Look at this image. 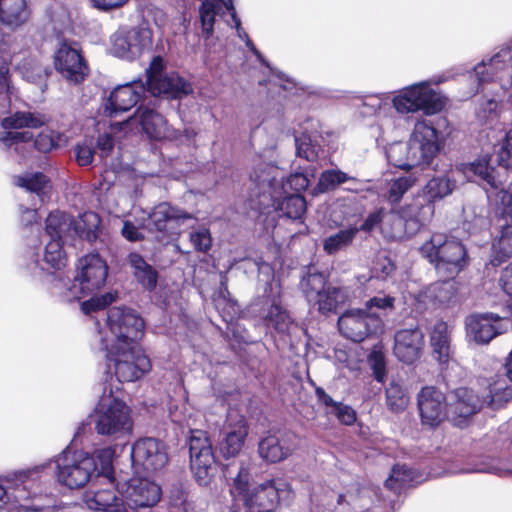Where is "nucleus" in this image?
<instances>
[{
	"mask_svg": "<svg viewBox=\"0 0 512 512\" xmlns=\"http://www.w3.org/2000/svg\"><path fill=\"white\" fill-rule=\"evenodd\" d=\"M373 376L378 382H383L386 376L385 356L381 351H373L369 356Z\"/></svg>",
	"mask_w": 512,
	"mask_h": 512,
	"instance_id": "obj_62",
	"label": "nucleus"
},
{
	"mask_svg": "<svg viewBox=\"0 0 512 512\" xmlns=\"http://www.w3.org/2000/svg\"><path fill=\"white\" fill-rule=\"evenodd\" d=\"M131 460L133 466L141 467L147 472H155L166 466L168 454L162 441L145 437L132 445Z\"/></svg>",
	"mask_w": 512,
	"mask_h": 512,
	"instance_id": "obj_15",
	"label": "nucleus"
},
{
	"mask_svg": "<svg viewBox=\"0 0 512 512\" xmlns=\"http://www.w3.org/2000/svg\"><path fill=\"white\" fill-rule=\"evenodd\" d=\"M160 497V486L147 478H131L128 480L123 494L125 508L128 511L129 509H147V512H150V510H154Z\"/></svg>",
	"mask_w": 512,
	"mask_h": 512,
	"instance_id": "obj_18",
	"label": "nucleus"
},
{
	"mask_svg": "<svg viewBox=\"0 0 512 512\" xmlns=\"http://www.w3.org/2000/svg\"><path fill=\"white\" fill-rule=\"evenodd\" d=\"M189 239L197 252L207 253L212 247V237L207 228L191 232Z\"/></svg>",
	"mask_w": 512,
	"mask_h": 512,
	"instance_id": "obj_57",
	"label": "nucleus"
},
{
	"mask_svg": "<svg viewBox=\"0 0 512 512\" xmlns=\"http://www.w3.org/2000/svg\"><path fill=\"white\" fill-rule=\"evenodd\" d=\"M222 472L225 478L233 479L231 494L243 502L247 512H273L278 506L280 495L274 479L250 488L251 472L244 461L226 464Z\"/></svg>",
	"mask_w": 512,
	"mask_h": 512,
	"instance_id": "obj_1",
	"label": "nucleus"
},
{
	"mask_svg": "<svg viewBox=\"0 0 512 512\" xmlns=\"http://www.w3.org/2000/svg\"><path fill=\"white\" fill-rule=\"evenodd\" d=\"M480 398L483 406L498 410L512 400V387L504 377L491 378Z\"/></svg>",
	"mask_w": 512,
	"mask_h": 512,
	"instance_id": "obj_26",
	"label": "nucleus"
},
{
	"mask_svg": "<svg viewBox=\"0 0 512 512\" xmlns=\"http://www.w3.org/2000/svg\"><path fill=\"white\" fill-rule=\"evenodd\" d=\"M219 297L218 307L221 310L223 320L227 323L234 321L239 316L241 309L238 302L231 298L227 284L224 281H221Z\"/></svg>",
	"mask_w": 512,
	"mask_h": 512,
	"instance_id": "obj_47",
	"label": "nucleus"
},
{
	"mask_svg": "<svg viewBox=\"0 0 512 512\" xmlns=\"http://www.w3.org/2000/svg\"><path fill=\"white\" fill-rule=\"evenodd\" d=\"M326 284V277L321 272H308L300 281L301 290L308 301L316 300L327 287Z\"/></svg>",
	"mask_w": 512,
	"mask_h": 512,
	"instance_id": "obj_44",
	"label": "nucleus"
},
{
	"mask_svg": "<svg viewBox=\"0 0 512 512\" xmlns=\"http://www.w3.org/2000/svg\"><path fill=\"white\" fill-rule=\"evenodd\" d=\"M45 263L54 270H61L66 266L67 257L63 249L62 239H51L45 246Z\"/></svg>",
	"mask_w": 512,
	"mask_h": 512,
	"instance_id": "obj_45",
	"label": "nucleus"
},
{
	"mask_svg": "<svg viewBox=\"0 0 512 512\" xmlns=\"http://www.w3.org/2000/svg\"><path fill=\"white\" fill-rule=\"evenodd\" d=\"M387 215V211L384 207H379L373 212L369 213L366 219L363 221V223L357 227L359 231L365 232V233H371L376 228L381 227L384 218Z\"/></svg>",
	"mask_w": 512,
	"mask_h": 512,
	"instance_id": "obj_60",
	"label": "nucleus"
},
{
	"mask_svg": "<svg viewBox=\"0 0 512 512\" xmlns=\"http://www.w3.org/2000/svg\"><path fill=\"white\" fill-rule=\"evenodd\" d=\"M222 3L223 0H203L200 5V22L205 39H209L213 35L215 18L222 9Z\"/></svg>",
	"mask_w": 512,
	"mask_h": 512,
	"instance_id": "obj_38",
	"label": "nucleus"
},
{
	"mask_svg": "<svg viewBox=\"0 0 512 512\" xmlns=\"http://www.w3.org/2000/svg\"><path fill=\"white\" fill-rule=\"evenodd\" d=\"M143 133L152 140L164 139L167 135V120L154 108L141 104L135 111Z\"/></svg>",
	"mask_w": 512,
	"mask_h": 512,
	"instance_id": "obj_24",
	"label": "nucleus"
},
{
	"mask_svg": "<svg viewBox=\"0 0 512 512\" xmlns=\"http://www.w3.org/2000/svg\"><path fill=\"white\" fill-rule=\"evenodd\" d=\"M112 455V449L104 448L98 450L94 457L96 462L98 461L100 463V468L97 467V471L95 472V478L107 481L111 487L113 486V482L116 481L112 465Z\"/></svg>",
	"mask_w": 512,
	"mask_h": 512,
	"instance_id": "obj_49",
	"label": "nucleus"
},
{
	"mask_svg": "<svg viewBox=\"0 0 512 512\" xmlns=\"http://www.w3.org/2000/svg\"><path fill=\"white\" fill-rule=\"evenodd\" d=\"M165 67L164 59L160 55L152 58L148 68L146 69L147 88H149L159 78L163 77L162 73L165 70Z\"/></svg>",
	"mask_w": 512,
	"mask_h": 512,
	"instance_id": "obj_61",
	"label": "nucleus"
},
{
	"mask_svg": "<svg viewBox=\"0 0 512 512\" xmlns=\"http://www.w3.org/2000/svg\"><path fill=\"white\" fill-rule=\"evenodd\" d=\"M386 405L395 414L402 413L408 406L409 396L399 383L390 382L385 391Z\"/></svg>",
	"mask_w": 512,
	"mask_h": 512,
	"instance_id": "obj_43",
	"label": "nucleus"
},
{
	"mask_svg": "<svg viewBox=\"0 0 512 512\" xmlns=\"http://www.w3.org/2000/svg\"><path fill=\"white\" fill-rule=\"evenodd\" d=\"M497 162L500 166L512 170V128L507 131L497 151Z\"/></svg>",
	"mask_w": 512,
	"mask_h": 512,
	"instance_id": "obj_56",
	"label": "nucleus"
},
{
	"mask_svg": "<svg viewBox=\"0 0 512 512\" xmlns=\"http://www.w3.org/2000/svg\"><path fill=\"white\" fill-rule=\"evenodd\" d=\"M338 327L344 337L360 343L367 337L381 332L383 321L377 315L359 311L357 313H345L340 316Z\"/></svg>",
	"mask_w": 512,
	"mask_h": 512,
	"instance_id": "obj_14",
	"label": "nucleus"
},
{
	"mask_svg": "<svg viewBox=\"0 0 512 512\" xmlns=\"http://www.w3.org/2000/svg\"><path fill=\"white\" fill-rule=\"evenodd\" d=\"M72 219L60 211L50 212L45 221V231L51 239H62V234L71 224Z\"/></svg>",
	"mask_w": 512,
	"mask_h": 512,
	"instance_id": "obj_50",
	"label": "nucleus"
},
{
	"mask_svg": "<svg viewBox=\"0 0 512 512\" xmlns=\"http://www.w3.org/2000/svg\"><path fill=\"white\" fill-rule=\"evenodd\" d=\"M106 324L114 336L110 345L135 346L145 333V322L132 308L113 306L107 310Z\"/></svg>",
	"mask_w": 512,
	"mask_h": 512,
	"instance_id": "obj_9",
	"label": "nucleus"
},
{
	"mask_svg": "<svg viewBox=\"0 0 512 512\" xmlns=\"http://www.w3.org/2000/svg\"><path fill=\"white\" fill-rule=\"evenodd\" d=\"M424 348V334L419 327L401 329L394 337V355L405 364L420 359Z\"/></svg>",
	"mask_w": 512,
	"mask_h": 512,
	"instance_id": "obj_20",
	"label": "nucleus"
},
{
	"mask_svg": "<svg viewBox=\"0 0 512 512\" xmlns=\"http://www.w3.org/2000/svg\"><path fill=\"white\" fill-rule=\"evenodd\" d=\"M396 213L406 222L411 221L424 226L433 218L435 205L423 193L419 192L410 202L400 206Z\"/></svg>",
	"mask_w": 512,
	"mask_h": 512,
	"instance_id": "obj_22",
	"label": "nucleus"
},
{
	"mask_svg": "<svg viewBox=\"0 0 512 512\" xmlns=\"http://www.w3.org/2000/svg\"><path fill=\"white\" fill-rule=\"evenodd\" d=\"M56 480L69 489L84 487L97 471L93 455L82 451L64 450L55 459Z\"/></svg>",
	"mask_w": 512,
	"mask_h": 512,
	"instance_id": "obj_3",
	"label": "nucleus"
},
{
	"mask_svg": "<svg viewBox=\"0 0 512 512\" xmlns=\"http://www.w3.org/2000/svg\"><path fill=\"white\" fill-rule=\"evenodd\" d=\"M74 153L79 166H88L93 162L95 149L92 144L83 142L75 146Z\"/></svg>",
	"mask_w": 512,
	"mask_h": 512,
	"instance_id": "obj_64",
	"label": "nucleus"
},
{
	"mask_svg": "<svg viewBox=\"0 0 512 512\" xmlns=\"http://www.w3.org/2000/svg\"><path fill=\"white\" fill-rule=\"evenodd\" d=\"M146 92L147 88L141 80L117 86L104 103V115L115 118L131 110L142 100Z\"/></svg>",
	"mask_w": 512,
	"mask_h": 512,
	"instance_id": "obj_17",
	"label": "nucleus"
},
{
	"mask_svg": "<svg viewBox=\"0 0 512 512\" xmlns=\"http://www.w3.org/2000/svg\"><path fill=\"white\" fill-rule=\"evenodd\" d=\"M454 401L449 403L450 422L457 427L467 425L469 419L483 406L479 395L467 387H458L453 391Z\"/></svg>",
	"mask_w": 512,
	"mask_h": 512,
	"instance_id": "obj_19",
	"label": "nucleus"
},
{
	"mask_svg": "<svg viewBox=\"0 0 512 512\" xmlns=\"http://www.w3.org/2000/svg\"><path fill=\"white\" fill-rule=\"evenodd\" d=\"M455 295L456 290L454 285L451 283V280H447L446 278L430 284L420 293L423 302L435 307L449 304Z\"/></svg>",
	"mask_w": 512,
	"mask_h": 512,
	"instance_id": "obj_32",
	"label": "nucleus"
},
{
	"mask_svg": "<svg viewBox=\"0 0 512 512\" xmlns=\"http://www.w3.org/2000/svg\"><path fill=\"white\" fill-rule=\"evenodd\" d=\"M412 471L405 465L396 464L392 467L389 478L385 481V486L391 490H399L404 484L412 480Z\"/></svg>",
	"mask_w": 512,
	"mask_h": 512,
	"instance_id": "obj_54",
	"label": "nucleus"
},
{
	"mask_svg": "<svg viewBox=\"0 0 512 512\" xmlns=\"http://www.w3.org/2000/svg\"><path fill=\"white\" fill-rule=\"evenodd\" d=\"M30 17L26 0H0V22L10 29L24 25Z\"/></svg>",
	"mask_w": 512,
	"mask_h": 512,
	"instance_id": "obj_30",
	"label": "nucleus"
},
{
	"mask_svg": "<svg viewBox=\"0 0 512 512\" xmlns=\"http://www.w3.org/2000/svg\"><path fill=\"white\" fill-rule=\"evenodd\" d=\"M189 492L184 483L177 481L171 485L169 490V504L167 512H189L191 503L188 501ZM150 512H158L150 510Z\"/></svg>",
	"mask_w": 512,
	"mask_h": 512,
	"instance_id": "obj_40",
	"label": "nucleus"
},
{
	"mask_svg": "<svg viewBox=\"0 0 512 512\" xmlns=\"http://www.w3.org/2000/svg\"><path fill=\"white\" fill-rule=\"evenodd\" d=\"M90 418L95 431L102 436L118 438L132 429L130 408L117 398L109 403L100 400Z\"/></svg>",
	"mask_w": 512,
	"mask_h": 512,
	"instance_id": "obj_7",
	"label": "nucleus"
},
{
	"mask_svg": "<svg viewBox=\"0 0 512 512\" xmlns=\"http://www.w3.org/2000/svg\"><path fill=\"white\" fill-rule=\"evenodd\" d=\"M128 38L127 30L116 34L112 43V50L117 57L132 61L136 59V56Z\"/></svg>",
	"mask_w": 512,
	"mask_h": 512,
	"instance_id": "obj_53",
	"label": "nucleus"
},
{
	"mask_svg": "<svg viewBox=\"0 0 512 512\" xmlns=\"http://www.w3.org/2000/svg\"><path fill=\"white\" fill-rule=\"evenodd\" d=\"M500 102L495 98L482 97L479 103L478 116L486 120H494L499 117Z\"/></svg>",
	"mask_w": 512,
	"mask_h": 512,
	"instance_id": "obj_59",
	"label": "nucleus"
},
{
	"mask_svg": "<svg viewBox=\"0 0 512 512\" xmlns=\"http://www.w3.org/2000/svg\"><path fill=\"white\" fill-rule=\"evenodd\" d=\"M392 102L401 114L422 111L425 115H435L444 109L446 98L427 82H420L403 88Z\"/></svg>",
	"mask_w": 512,
	"mask_h": 512,
	"instance_id": "obj_4",
	"label": "nucleus"
},
{
	"mask_svg": "<svg viewBox=\"0 0 512 512\" xmlns=\"http://www.w3.org/2000/svg\"><path fill=\"white\" fill-rule=\"evenodd\" d=\"M501 322L499 314L485 312L470 316L466 325L475 342L488 344L495 337L506 331Z\"/></svg>",
	"mask_w": 512,
	"mask_h": 512,
	"instance_id": "obj_21",
	"label": "nucleus"
},
{
	"mask_svg": "<svg viewBox=\"0 0 512 512\" xmlns=\"http://www.w3.org/2000/svg\"><path fill=\"white\" fill-rule=\"evenodd\" d=\"M416 136H421L419 139L420 155L413 165L429 166L440 150L437 142V130L433 126L423 123L416 126Z\"/></svg>",
	"mask_w": 512,
	"mask_h": 512,
	"instance_id": "obj_27",
	"label": "nucleus"
},
{
	"mask_svg": "<svg viewBox=\"0 0 512 512\" xmlns=\"http://www.w3.org/2000/svg\"><path fill=\"white\" fill-rule=\"evenodd\" d=\"M191 219L194 217L189 212L172 206L168 202H160L148 214L147 229L156 233L159 240L169 242L179 238L181 226Z\"/></svg>",
	"mask_w": 512,
	"mask_h": 512,
	"instance_id": "obj_12",
	"label": "nucleus"
},
{
	"mask_svg": "<svg viewBox=\"0 0 512 512\" xmlns=\"http://www.w3.org/2000/svg\"><path fill=\"white\" fill-rule=\"evenodd\" d=\"M107 359L113 362L114 374L121 383L135 382L143 378L152 369L150 358L136 346L107 347Z\"/></svg>",
	"mask_w": 512,
	"mask_h": 512,
	"instance_id": "obj_8",
	"label": "nucleus"
},
{
	"mask_svg": "<svg viewBox=\"0 0 512 512\" xmlns=\"http://www.w3.org/2000/svg\"><path fill=\"white\" fill-rule=\"evenodd\" d=\"M358 182V179L349 176L347 173L338 169H329L321 173L318 188L321 192H329L335 190L339 185L345 182Z\"/></svg>",
	"mask_w": 512,
	"mask_h": 512,
	"instance_id": "obj_46",
	"label": "nucleus"
},
{
	"mask_svg": "<svg viewBox=\"0 0 512 512\" xmlns=\"http://www.w3.org/2000/svg\"><path fill=\"white\" fill-rule=\"evenodd\" d=\"M430 345L433 358L440 364H447L451 357V337L448 324L438 320L430 332Z\"/></svg>",
	"mask_w": 512,
	"mask_h": 512,
	"instance_id": "obj_28",
	"label": "nucleus"
},
{
	"mask_svg": "<svg viewBox=\"0 0 512 512\" xmlns=\"http://www.w3.org/2000/svg\"><path fill=\"white\" fill-rule=\"evenodd\" d=\"M127 260L133 269V276L143 289L148 292L154 291L158 283V271L137 252L129 253Z\"/></svg>",
	"mask_w": 512,
	"mask_h": 512,
	"instance_id": "obj_31",
	"label": "nucleus"
},
{
	"mask_svg": "<svg viewBox=\"0 0 512 512\" xmlns=\"http://www.w3.org/2000/svg\"><path fill=\"white\" fill-rule=\"evenodd\" d=\"M318 311L321 314L328 315L336 313L338 305L343 302L342 290L339 287L328 285L323 292L316 298Z\"/></svg>",
	"mask_w": 512,
	"mask_h": 512,
	"instance_id": "obj_41",
	"label": "nucleus"
},
{
	"mask_svg": "<svg viewBox=\"0 0 512 512\" xmlns=\"http://www.w3.org/2000/svg\"><path fill=\"white\" fill-rule=\"evenodd\" d=\"M15 183L17 186L40 196L45 193L50 180L44 173L35 172L18 176Z\"/></svg>",
	"mask_w": 512,
	"mask_h": 512,
	"instance_id": "obj_48",
	"label": "nucleus"
},
{
	"mask_svg": "<svg viewBox=\"0 0 512 512\" xmlns=\"http://www.w3.org/2000/svg\"><path fill=\"white\" fill-rule=\"evenodd\" d=\"M60 134L52 129L41 131L34 139V147L41 153H48L58 147Z\"/></svg>",
	"mask_w": 512,
	"mask_h": 512,
	"instance_id": "obj_55",
	"label": "nucleus"
},
{
	"mask_svg": "<svg viewBox=\"0 0 512 512\" xmlns=\"http://www.w3.org/2000/svg\"><path fill=\"white\" fill-rule=\"evenodd\" d=\"M147 89L166 99H181L193 91L191 84L176 72L163 75Z\"/></svg>",
	"mask_w": 512,
	"mask_h": 512,
	"instance_id": "obj_23",
	"label": "nucleus"
},
{
	"mask_svg": "<svg viewBox=\"0 0 512 512\" xmlns=\"http://www.w3.org/2000/svg\"><path fill=\"white\" fill-rule=\"evenodd\" d=\"M134 54L137 57L151 50L153 45V30L147 22H143L127 30Z\"/></svg>",
	"mask_w": 512,
	"mask_h": 512,
	"instance_id": "obj_37",
	"label": "nucleus"
},
{
	"mask_svg": "<svg viewBox=\"0 0 512 512\" xmlns=\"http://www.w3.org/2000/svg\"><path fill=\"white\" fill-rule=\"evenodd\" d=\"M419 253L434 267L437 275L447 280L455 279L470 261L463 242L445 233H433L419 247Z\"/></svg>",
	"mask_w": 512,
	"mask_h": 512,
	"instance_id": "obj_2",
	"label": "nucleus"
},
{
	"mask_svg": "<svg viewBox=\"0 0 512 512\" xmlns=\"http://www.w3.org/2000/svg\"><path fill=\"white\" fill-rule=\"evenodd\" d=\"M264 321L267 327H273L279 334L288 333L292 323L289 312L281 305L280 299L275 297L264 317Z\"/></svg>",
	"mask_w": 512,
	"mask_h": 512,
	"instance_id": "obj_36",
	"label": "nucleus"
},
{
	"mask_svg": "<svg viewBox=\"0 0 512 512\" xmlns=\"http://www.w3.org/2000/svg\"><path fill=\"white\" fill-rule=\"evenodd\" d=\"M298 447V436L290 430L269 433L258 443L259 456L268 463H279L290 457Z\"/></svg>",
	"mask_w": 512,
	"mask_h": 512,
	"instance_id": "obj_16",
	"label": "nucleus"
},
{
	"mask_svg": "<svg viewBox=\"0 0 512 512\" xmlns=\"http://www.w3.org/2000/svg\"><path fill=\"white\" fill-rule=\"evenodd\" d=\"M358 232L359 229H357L356 226H350L330 235L323 242L324 251L329 255H333L340 250L347 248L352 244Z\"/></svg>",
	"mask_w": 512,
	"mask_h": 512,
	"instance_id": "obj_39",
	"label": "nucleus"
},
{
	"mask_svg": "<svg viewBox=\"0 0 512 512\" xmlns=\"http://www.w3.org/2000/svg\"><path fill=\"white\" fill-rule=\"evenodd\" d=\"M190 468L199 486L208 487L217 473L211 439L204 430L193 429L188 439Z\"/></svg>",
	"mask_w": 512,
	"mask_h": 512,
	"instance_id": "obj_5",
	"label": "nucleus"
},
{
	"mask_svg": "<svg viewBox=\"0 0 512 512\" xmlns=\"http://www.w3.org/2000/svg\"><path fill=\"white\" fill-rule=\"evenodd\" d=\"M470 171L484 181L489 188L493 190L501 188L502 182L496 176V169L491 166L488 161L473 162Z\"/></svg>",
	"mask_w": 512,
	"mask_h": 512,
	"instance_id": "obj_51",
	"label": "nucleus"
},
{
	"mask_svg": "<svg viewBox=\"0 0 512 512\" xmlns=\"http://www.w3.org/2000/svg\"><path fill=\"white\" fill-rule=\"evenodd\" d=\"M47 122L45 115L29 111H16L12 115L3 118L1 126L6 130L33 128L44 126Z\"/></svg>",
	"mask_w": 512,
	"mask_h": 512,
	"instance_id": "obj_35",
	"label": "nucleus"
},
{
	"mask_svg": "<svg viewBox=\"0 0 512 512\" xmlns=\"http://www.w3.org/2000/svg\"><path fill=\"white\" fill-rule=\"evenodd\" d=\"M74 223V230L77 235L90 243L95 242L101 234V218L93 211L84 212L80 215L78 221L71 220Z\"/></svg>",
	"mask_w": 512,
	"mask_h": 512,
	"instance_id": "obj_34",
	"label": "nucleus"
},
{
	"mask_svg": "<svg viewBox=\"0 0 512 512\" xmlns=\"http://www.w3.org/2000/svg\"><path fill=\"white\" fill-rule=\"evenodd\" d=\"M329 415H333L343 425L351 426L357 420L356 411L349 405L343 402H338L337 405L329 410Z\"/></svg>",
	"mask_w": 512,
	"mask_h": 512,
	"instance_id": "obj_58",
	"label": "nucleus"
},
{
	"mask_svg": "<svg viewBox=\"0 0 512 512\" xmlns=\"http://www.w3.org/2000/svg\"><path fill=\"white\" fill-rule=\"evenodd\" d=\"M512 258V223L502 224L493 237L490 250V264L499 267Z\"/></svg>",
	"mask_w": 512,
	"mask_h": 512,
	"instance_id": "obj_25",
	"label": "nucleus"
},
{
	"mask_svg": "<svg viewBox=\"0 0 512 512\" xmlns=\"http://www.w3.org/2000/svg\"><path fill=\"white\" fill-rule=\"evenodd\" d=\"M414 183L415 180L411 176H401L393 180L386 196L388 203L393 207L398 205Z\"/></svg>",
	"mask_w": 512,
	"mask_h": 512,
	"instance_id": "obj_52",
	"label": "nucleus"
},
{
	"mask_svg": "<svg viewBox=\"0 0 512 512\" xmlns=\"http://www.w3.org/2000/svg\"><path fill=\"white\" fill-rule=\"evenodd\" d=\"M108 265L98 252L89 253L81 257L76 264V274L73 279L72 289L78 288L79 294L73 293V297L94 295L106 284ZM68 290H71L69 288Z\"/></svg>",
	"mask_w": 512,
	"mask_h": 512,
	"instance_id": "obj_11",
	"label": "nucleus"
},
{
	"mask_svg": "<svg viewBox=\"0 0 512 512\" xmlns=\"http://www.w3.org/2000/svg\"><path fill=\"white\" fill-rule=\"evenodd\" d=\"M417 406L423 426L439 427L449 417V402L446 395L435 386H424L417 395Z\"/></svg>",
	"mask_w": 512,
	"mask_h": 512,
	"instance_id": "obj_13",
	"label": "nucleus"
},
{
	"mask_svg": "<svg viewBox=\"0 0 512 512\" xmlns=\"http://www.w3.org/2000/svg\"><path fill=\"white\" fill-rule=\"evenodd\" d=\"M56 72L70 85H82L90 75V66L79 43L62 39L53 55Z\"/></svg>",
	"mask_w": 512,
	"mask_h": 512,
	"instance_id": "obj_6",
	"label": "nucleus"
},
{
	"mask_svg": "<svg viewBox=\"0 0 512 512\" xmlns=\"http://www.w3.org/2000/svg\"><path fill=\"white\" fill-rule=\"evenodd\" d=\"M258 190V209L265 210L273 207L280 217H286L292 220H300L306 213L307 202L302 194H288L281 199H275L272 195L273 178L265 177L262 180L256 175H251Z\"/></svg>",
	"mask_w": 512,
	"mask_h": 512,
	"instance_id": "obj_10",
	"label": "nucleus"
},
{
	"mask_svg": "<svg viewBox=\"0 0 512 512\" xmlns=\"http://www.w3.org/2000/svg\"><path fill=\"white\" fill-rule=\"evenodd\" d=\"M512 59V50L510 48H503L493 57L489 59L486 64L482 62L478 64L474 70L480 83L493 82L495 80H502L499 72L504 71L508 67V62Z\"/></svg>",
	"mask_w": 512,
	"mask_h": 512,
	"instance_id": "obj_29",
	"label": "nucleus"
},
{
	"mask_svg": "<svg viewBox=\"0 0 512 512\" xmlns=\"http://www.w3.org/2000/svg\"><path fill=\"white\" fill-rule=\"evenodd\" d=\"M248 431L247 426L243 424L238 430L230 431L220 445L221 453L225 458L236 456L242 449Z\"/></svg>",
	"mask_w": 512,
	"mask_h": 512,
	"instance_id": "obj_42",
	"label": "nucleus"
},
{
	"mask_svg": "<svg viewBox=\"0 0 512 512\" xmlns=\"http://www.w3.org/2000/svg\"><path fill=\"white\" fill-rule=\"evenodd\" d=\"M456 186L457 183L454 178H451L448 174H442L430 178L423 186L421 193L435 205L436 202L451 195Z\"/></svg>",
	"mask_w": 512,
	"mask_h": 512,
	"instance_id": "obj_33",
	"label": "nucleus"
},
{
	"mask_svg": "<svg viewBox=\"0 0 512 512\" xmlns=\"http://www.w3.org/2000/svg\"><path fill=\"white\" fill-rule=\"evenodd\" d=\"M32 140L33 134L29 131H6L0 136V142L8 148L15 144L27 143Z\"/></svg>",
	"mask_w": 512,
	"mask_h": 512,
	"instance_id": "obj_63",
	"label": "nucleus"
}]
</instances>
